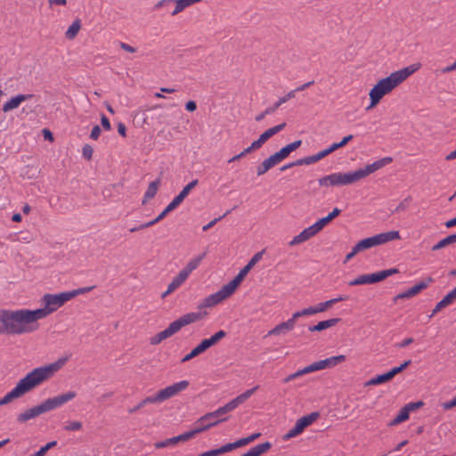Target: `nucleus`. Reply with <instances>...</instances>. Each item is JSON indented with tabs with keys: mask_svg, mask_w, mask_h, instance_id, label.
<instances>
[{
	"mask_svg": "<svg viewBox=\"0 0 456 456\" xmlns=\"http://www.w3.org/2000/svg\"><path fill=\"white\" fill-rule=\"evenodd\" d=\"M68 359V357H62L53 363L33 369L24 378L20 379L10 392L0 399V406L9 403L13 399L21 397L53 378L64 366Z\"/></svg>",
	"mask_w": 456,
	"mask_h": 456,
	"instance_id": "1",
	"label": "nucleus"
},
{
	"mask_svg": "<svg viewBox=\"0 0 456 456\" xmlns=\"http://www.w3.org/2000/svg\"><path fill=\"white\" fill-rule=\"evenodd\" d=\"M393 161L391 157H385L366 165L364 167L350 172H336L322 176L318 180L321 187H339L346 186L357 183L366 178L374 172L381 169Z\"/></svg>",
	"mask_w": 456,
	"mask_h": 456,
	"instance_id": "2",
	"label": "nucleus"
},
{
	"mask_svg": "<svg viewBox=\"0 0 456 456\" xmlns=\"http://www.w3.org/2000/svg\"><path fill=\"white\" fill-rule=\"evenodd\" d=\"M31 310H0V334L21 335L38 329Z\"/></svg>",
	"mask_w": 456,
	"mask_h": 456,
	"instance_id": "3",
	"label": "nucleus"
},
{
	"mask_svg": "<svg viewBox=\"0 0 456 456\" xmlns=\"http://www.w3.org/2000/svg\"><path fill=\"white\" fill-rule=\"evenodd\" d=\"M264 251L257 252L253 256V257L248 261V263L239 272V273L227 284L223 286L218 291L209 295L205 297L202 302H200L198 305L199 309L213 307L226 298L230 297L236 290V289L240 286V284L244 280L245 276L253 268V266L260 261Z\"/></svg>",
	"mask_w": 456,
	"mask_h": 456,
	"instance_id": "4",
	"label": "nucleus"
},
{
	"mask_svg": "<svg viewBox=\"0 0 456 456\" xmlns=\"http://www.w3.org/2000/svg\"><path fill=\"white\" fill-rule=\"evenodd\" d=\"M418 69L419 65H411L380 79L370 92V104L367 107V110L377 105L384 95L389 94L394 88L417 71Z\"/></svg>",
	"mask_w": 456,
	"mask_h": 456,
	"instance_id": "5",
	"label": "nucleus"
},
{
	"mask_svg": "<svg viewBox=\"0 0 456 456\" xmlns=\"http://www.w3.org/2000/svg\"><path fill=\"white\" fill-rule=\"evenodd\" d=\"M77 396L75 391H68L64 394L58 395L54 397L48 398L42 402L40 404L36 405L24 412L20 413L17 417V420L20 423H24L31 419H34L43 413L53 411L57 408L61 407L65 403L73 400Z\"/></svg>",
	"mask_w": 456,
	"mask_h": 456,
	"instance_id": "6",
	"label": "nucleus"
},
{
	"mask_svg": "<svg viewBox=\"0 0 456 456\" xmlns=\"http://www.w3.org/2000/svg\"><path fill=\"white\" fill-rule=\"evenodd\" d=\"M225 420V419L216 418L214 412H209L200 417L194 424V428L183 434L175 436L173 438L167 439L166 441L156 443L157 448H162L168 445L175 444L179 441H187L194 437L197 434L207 430L208 428Z\"/></svg>",
	"mask_w": 456,
	"mask_h": 456,
	"instance_id": "7",
	"label": "nucleus"
},
{
	"mask_svg": "<svg viewBox=\"0 0 456 456\" xmlns=\"http://www.w3.org/2000/svg\"><path fill=\"white\" fill-rule=\"evenodd\" d=\"M203 318L201 313H188L182 315L180 318L171 322L169 326L164 330L157 333L151 338V345H158L164 339H167L178 332L183 327L196 322Z\"/></svg>",
	"mask_w": 456,
	"mask_h": 456,
	"instance_id": "8",
	"label": "nucleus"
},
{
	"mask_svg": "<svg viewBox=\"0 0 456 456\" xmlns=\"http://www.w3.org/2000/svg\"><path fill=\"white\" fill-rule=\"evenodd\" d=\"M67 291L59 294H45L42 301L45 305L44 308L31 310L36 322L38 320L44 319L61 307L66 302L69 301Z\"/></svg>",
	"mask_w": 456,
	"mask_h": 456,
	"instance_id": "9",
	"label": "nucleus"
},
{
	"mask_svg": "<svg viewBox=\"0 0 456 456\" xmlns=\"http://www.w3.org/2000/svg\"><path fill=\"white\" fill-rule=\"evenodd\" d=\"M345 361H346V356L343 354H340V355L331 356V357H329V358H326L324 360H321L318 362H314L312 364H310L301 370H298L295 373H292V374L287 376L283 379V382L289 383L291 380H294L295 379H297L300 376H303L305 374H308V373H311L314 371L335 367L338 364H339Z\"/></svg>",
	"mask_w": 456,
	"mask_h": 456,
	"instance_id": "10",
	"label": "nucleus"
},
{
	"mask_svg": "<svg viewBox=\"0 0 456 456\" xmlns=\"http://www.w3.org/2000/svg\"><path fill=\"white\" fill-rule=\"evenodd\" d=\"M401 238L398 231H389L387 232L379 233L372 237H369L363 239L357 242L354 246L356 247V250L359 252L369 249L370 248L385 244L388 241H392L395 240H399Z\"/></svg>",
	"mask_w": 456,
	"mask_h": 456,
	"instance_id": "11",
	"label": "nucleus"
},
{
	"mask_svg": "<svg viewBox=\"0 0 456 456\" xmlns=\"http://www.w3.org/2000/svg\"><path fill=\"white\" fill-rule=\"evenodd\" d=\"M399 271L396 268H391L387 270H382L373 273H367L358 276L357 278L349 281V286H357V285H365V284H373L379 282L387 277L397 273Z\"/></svg>",
	"mask_w": 456,
	"mask_h": 456,
	"instance_id": "12",
	"label": "nucleus"
},
{
	"mask_svg": "<svg viewBox=\"0 0 456 456\" xmlns=\"http://www.w3.org/2000/svg\"><path fill=\"white\" fill-rule=\"evenodd\" d=\"M259 436L260 434L254 433L248 437L241 438L233 443H228L226 444L221 445L218 448L204 452L200 453L199 456H218L220 454L231 452L234 449L248 444L250 442L254 441Z\"/></svg>",
	"mask_w": 456,
	"mask_h": 456,
	"instance_id": "13",
	"label": "nucleus"
},
{
	"mask_svg": "<svg viewBox=\"0 0 456 456\" xmlns=\"http://www.w3.org/2000/svg\"><path fill=\"white\" fill-rule=\"evenodd\" d=\"M189 387V382L187 380H181L179 382L174 383L171 386L165 387L160 390L162 397L164 401L175 396L180 392L185 390Z\"/></svg>",
	"mask_w": 456,
	"mask_h": 456,
	"instance_id": "14",
	"label": "nucleus"
},
{
	"mask_svg": "<svg viewBox=\"0 0 456 456\" xmlns=\"http://www.w3.org/2000/svg\"><path fill=\"white\" fill-rule=\"evenodd\" d=\"M430 282H432V278H428V280L427 281H420V282L415 284L414 286L408 289L407 290L398 294L395 297V301H396L398 299L410 298V297H412L418 295L420 291H422L423 289L428 288V286Z\"/></svg>",
	"mask_w": 456,
	"mask_h": 456,
	"instance_id": "15",
	"label": "nucleus"
},
{
	"mask_svg": "<svg viewBox=\"0 0 456 456\" xmlns=\"http://www.w3.org/2000/svg\"><path fill=\"white\" fill-rule=\"evenodd\" d=\"M199 181L197 179L192 180L187 185L183 187V189L179 192L177 196H175L173 200L168 204L170 208L174 210L181 205V203L184 200V199L188 196L190 191L198 184Z\"/></svg>",
	"mask_w": 456,
	"mask_h": 456,
	"instance_id": "16",
	"label": "nucleus"
},
{
	"mask_svg": "<svg viewBox=\"0 0 456 456\" xmlns=\"http://www.w3.org/2000/svg\"><path fill=\"white\" fill-rule=\"evenodd\" d=\"M296 326V321L293 318H289L288 321L283 322L278 325H276L273 329L268 331V336H279L281 334H286L289 331L294 330Z\"/></svg>",
	"mask_w": 456,
	"mask_h": 456,
	"instance_id": "17",
	"label": "nucleus"
},
{
	"mask_svg": "<svg viewBox=\"0 0 456 456\" xmlns=\"http://www.w3.org/2000/svg\"><path fill=\"white\" fill-rule=\"evenodd\" d=\"M32 97L33 94H17L14 97H12L5 103H4L2 110L6 113L12 110H15L21 104V102L29 100Z\"/></svg>",
	"mask_w": 456,
	"mask_h": 456,
	"instance_id": "18",
	"label": "nucleus"
},
{
	"mask_svg": "<svg viewBox=\"0 0 456 456\" xmlns=\"http://www.w3.org/2000/svg\"><path fill=\"white\" fill-rule=\"evenodd\" d=\"M271 446V443L265 442L263 444H256V446L250 448L247 452L243 453L241 456H261L262 454L267 452Z\"/></svg>",
	"mask_w": 456,
	"mask_h": 456,
	"instance_id": "19",
	"label": "nucleus"
},
{
	"mask_svg": "<svg viewBox=\"0 0 456 456\" xmlns=\"http://www.w3.org/2000/svg\"><path fill=\"white\" fill-rule=\"evenodd\" d=\"M204 257H205V253L191 259L187 263L186 266L180 272L188 278L189 275L191 273V272L194 271L200 265V262L202 261V259Z\"/></svg>",
	"mask_w": 456,
	"mask_h": 456,
	"instance_id": "20",
	"label": "nucleus"
},
{
	"mask_svg": "<svg viewBox=\"0 0 456 456\" xmlns=\"http://www.w3.org/2000/svg\"><path fill=\"white\" fill-rule=\"evenodd\" d=\"M340 321L339 318H332L325 321H322L318 322L316 325L310 326L308 330L312 332L314 331H322L326 329L331 328L335 326Z\"/></svg>",
	"mask_w": 456,
	"mask_h": 456,
	"instance_id": "21",
	"label": "nucleus"
},
{
	"mask_svg": "<svg viewBox=\"0 0 456 456\" xmlns=\"http://www.w3.org/2000/svg\"><path fill=\"white\" fill-rule=\"evenodd\" d=\"M347 299V296H338V297L330 299L325 302L319 303L318 305H314L317 314L322 313L326 311L328 308L331 307L334 304H337L338 302H342Z\"/></svg>",
	"mask_w": 456,
	"mask_h": 456,
	"instance_id": "22",
	"label": "nucleus"
},
{
	"mask_svg": "<svg viewBox=\"0 0 456 456\" xmlns=\"http://www.w3.org/2000/svg\"><path fill=\"white\" fill-rule=\"evenodd\" d=\"M175 7L174 11L172 12L171 15L175 16L181 12H183L185 8L201 2V0H175Z\"/></svg>",
	"mask_w": 456,
	"mask_h": 456,
	"instance_id": "23",
	"label": "nucleus"
},
{
	"mask_svg": "<svg viewBox=\"0 0 456 456\" xmlns=\"http://www.w3.org/2000/svg\"><path fill=\"white\" fill-rule=\"evenodd\" d=\"M226 337V332L223 330L216 332L214 335H212L208 338H205L202 341L204 342L205 346L208 349L209 347L215 346L217 344L221 339Z\"/></svg>",
	"mask_w": 456,
	"mask_h": 456,
	"instance_id": "24",
	"label": "nucleus"
},
{
	"mask_svg": "<svg viewBox=\"0 0 456 456\" xmlns=\"http://www.w3.org/2000/svg\"><path fill=\"white\" fill-rule=\"evenodd\" d=\"M285 126H286L285 123L273 126V127L267 129L266 131H265L259 137L261 138V141L265 142L272 136H273L274 134H276L279 132H281V130H283Z\"/></svg>",
	"mask_w": 456,
	"mask_h": 456,
	"instance_id": "25",
	"label": "nucleus"
},
{
	"mask_svg": "<svg viewBox=\"0 0 456 456\" xmlns=\"http://www.w3.org/2000/svg\"><path fill=\"white\" fill-rule=\"evenodd\" d=\"M206 350H208L207 346H205L204 342L201 341L196 347H194L188 354H186L183 359L182 362H188L194 357L200 355V354L204 353Z\"/></svg>",
	"mask_w": 456,
	"mask_h": 456,
	"instance_id": "26",
	"label": "nucleus"
},
{
	"mask_svg": "<svg viewBox=\"0 0 456 456\" xmlns=\"http://www.w3.org/2000/svg\"><path fill=\"white\" fill-rule=\"evenodd\" d=\"M258 388L259 387L256 386L253 388L245 391L244 393L240 394V395L232 399V401L233 402L236 408L240 404H242L244 402H246Z\"/></svg>",
	"mask_w": 456,
	"mask_h": 456,
	"instance_id": "27",
	"label": "nucleus"
},
{
	"mask_svg": "<svg viewBox=\"0 0 456 456\" xmlns=\"http://www.w3.org/2000/svg\"><path fill=\"white\" fill-rule=\"evenodd\" d=\"M291 98H294V92L289 91L288 94H286L284 96L281 97L273 105L269 106L266 108V113H273L280 106Z\"/></svg>",
	"mask_w": 456,
	"mask_h": 456,
	"instance_id": "28",
	"label": "nucleus"
},
{
	"mask_svg": "<svg viewBox=\"0 0 456 456\" xmlns=\"http://www.w3.org/2000/svg\"><path fill=\"white\" fill-rule=\"evenodd\" d=\"M318 417V412H312L311 414L303 416L302 418L298 419L296 423L299 425L300 428L305 429L306 427L310 426Z\"/></svg>",
	"mask_w": 456,
	"mask_h": 456,
	"instance_id": "29",
	"label": "nucleus"
},
{
	"mask_svg": "<svg viewBox=\"0 0 456 456\" xmlns=\"http://www.w3.org/2000/svg\"><path fill=\"white\" fill-rule=\"evenodd\" d=\"M236 409V406L234 405L232 401H230L226 404H224L222 407H219L217 410H216L214 412L216 418L217 419H225L223 417L224 415L227 414L230 411H232Z\"/></svg>",
	"mask_w": 456,
	"mask_h": 456,
	"instance_id": "30",
	"label": "nucleus"
},
{
	"mask_svg": "<svg viewBox=\"0 0 456 456\" xmlns=\"http://www.w3.org/2000/svg\"><path fill=\"white\" fill-rule=\"evenodd\" d=\"M81 28V21L79 19L75 20L72 24L69 27L65 33V37L68 39H73L77 37V33Z\"/></svg>",
	"mask_w": 456,
	"mask_h": 456,
	"instance_id": "31",
	"label": "nucleus"
},
{
	"mask_svg": "<svg viewBox=\"0 0 456 456\" xmlns=\"http://www.w3.org/2000/svg\"><path fill=\"white\" fill-rule=\"evenodd\" d=\"M186 280L187 277L180 272L168 284V292L176 290Z\"/></svg>",
	"mask_w": 456,
	"mask_h": 456,
	"instance_id": "32",
	"label": "nucleus"
},
{
	"mask_svg": "<svg viewBox=\"0 0 456 456\" xmlns=\"http://www.w3.org/2000/svg\"><path fill=\"white\" fill-rule=\"evenodd\" d=\"M453 243H456V233L449 235L446 238L441 240L432 247V250L436 251Z\"/></svg>",
	"mask_w": 456,
	"mask_h": 456,
	"instance_id": "33",
	"label": "nucleus"
},
{
	"mask_svg": "<svg viewBox=\"0 0 456 456\" xmlns=\"http://www.w3.org/2000/svg\"><path fill=\"white\" fill-rule=\"evenodd\" d=\"M301 143H302L301 140L295 141V142L286 145L285 147L281 148L279 151V152L285 159L287 157H289V155L292 151H296L298 147H300Z\"/></svg>",
	"mask_w": 456,
	"mask_h": 456,
	"instance_id": "34",
	"label": "nucleus"
},
{
	"mask_svg": "<svg viewBox=\"0 0 456 456\" xmlns=\"http://www.w3.org/2000/svg\"><path fill=\"white\" fill-rule=\"evenodd\" d=\"M410 412H411L410 410L405 405L404 407H403L400 410L398 415L391 421L390 425L395 426V425H397L399 423L405 421L406 419H409Z\"/></svg>",
	"mask_w": 456,
	"mask_h": 456,
	"instance_id": "35",
	"label": "nucleus"
},
{
	"mask_svg": "<svg viewBox=\"0 0 456 456\" xmlns=\"http://www.w3.org/2000/svg\"><path fill=\"white\" fill-rule=\"evenodd\" d=\"M391 376L388 374V372L387 373H384V374H381V375H378L372 379H370L367 383L366 385L367 386H377V385H380V384H383V383H386L389 380H391Z\"/></svg>",
	"mask_w": 456,
	"mask_h": 456,
	"instance_id": "36",
	"label": "nucleus"
},
{
	"mask_svg": "<svg viewBox=\"0 0 456 456\" xmlns=\"http://www.w3.org/2000/svg\"><path fill=\"white\" fill-rule=\"evenodd\" d=\"M159 185V180L151 182L149 184V186L144 193V199H146V200L152 199L158 191Z\"/></svg>",
	"mask_w": 456,
	"mask_h": 456,
	"instance_id": "37",
	"label": "nucleus"
},
{
	"mask_svg": "<svg viewBox=\"0 0 456 456\" xmlns=\"http://www.w3.org/2000/svg\"><path fill=\"white\" fill-rule=\"evenodd\" d=\"M309 239H311L310 235L308 234V232L305 231V229H304L301 232H299V234H297V236H295L290 241H289V246H295V245H297V244H300V243H303L306 240H308Z\"/></svg>",
	"mask_w": 456,
	"mask_h": 456,
	"instance_id": "38",
	"label": "nucleus"
},
{
	"mask_svg": "<svg viewBox=\"0 0 456 456\" xmlns=\"http://www.w3.org/2000/svg\"><path fill=\"white\" fill-rule=\"evenodd\" d=\"M174 209L173 208H170V206L167 205L164 210L159 215L157 216L156 218H154L153 220L151 221H149L147 223H145V225L144 226H149V227H151L153 225H155L156 224H158L159 222H160L162 219H164L167 215L170 212H172Z\"/></svg>",
	"mask_w": 456,
	"mask_h": 456,
	"instance_id": "39",
	"label": "nucleus"
},
{
	"mask_svg": "<svg viewBox=\"0 0 456 456\" xmlns=\"http://www.w3.org/2000/svg\"><path fill=\"white\" fill-rule=\"evenodd\" d=\"M315 314H317L315 307L314 306H310V307L304 308V309H302L300 311H297V312L294 313L292 314V316L295 319V321H297V319H298L300 317L310 316V315H314Z\"/></svg>",
	"mask_w": 456,
	"mask_h": 456,
	"instance_id": "40",
	"label": "nucleus"
},
{
	"mask_svg": "<svg viewBox=\"0 0 456 456\" xmlns=\"http://www.w3.org/2000/svg\"><path fill=\"white\" fill-rule=\"evenodd\" d=\"M94 289V286L83 287V288H79V289H73V290H70V291H67V293L69 295V299H72V298H74L77 296L88 293L91 290H93Z\"/></svg>",
	"mask_w": 456,
	"mask_h": 456,
	"instance_id": "41",
	"label": "nucleus"
},
{
	"mask_svg": "<svg viewBox=\"0 0 456 456\" xmlns=\"http://www.w3.org/2000/svg\"><path fill=\"white\" fill-rule=\"evenodd\" d=\"M304 431V429L302 428L299 427V425H297V423L295 424V426L290 428L283 436V438L285 440H288V439H290L292 437H295V436H297L298 435H300L302 432Z\"/></svg>",
	"mask_w": 456,
	"mask_h": 456,
	"instance_id": "42",
	"label": "nucleus"
},
{
	"mask_svg": "<svg viewBox=\"0 0 456 456\" xmlns=\"http://www.w3.org/2000/svg\"><path fill=\"white\" fill-rule=\"evenodd\" d=\"M143 402H144V403L146 405L148 403H162V402H164V399H163L162 395H161L160 390H159L155 395H150V396H147L146 398H144Z\"/></svg>",
	"mask_w": 456,
	"mask_h": 456,
	"instance_id": "43",
	"label": "nucleus"
},
{
	"mask_svg": "<svg viewBox=\"0 0 456 456\" xmlns=\"http://www.w3.org/2000/svg\"><path fill=\"white\" fill-rule=\"evenodd\" d=\"M82 428V423L80 421H70L68 422L65 426L64 429L67 431H77Z\"/></svg>",
	"mask_w": 456,
	"mask_h": 456,
	"instance_id": "44",
	"label": "nucleus"
},
{
	"mask_svg": "<svg viewBox=\"0 0 456 456\" xmlns=\"http://www.w3.org/2000/svg\"><path fill=\"white\" fill-rule=\"evenodd\" d=\"M93 152L94 150L92 146H90L89 144H86L83 146L82 155L86 159L90 160L92 159Z\"/></svg>",
	"mask_w": 456,
	"mask_h": 456,
	"instance_id": "45",
	"label": "nucleus"
},
{
	"mask_svg": "<svg viewBox=\"0 0 456 456\" xmlns=\"http://www.w3.org/2000/svg\"><path fill=\"white\" fill-rule=\"evenodd\" d=\"M305 231L308 232V234L312 238V237L315 236L317 233H319L322 231V229L318 226V224L316 223H314V224L305 228Z\"/></svg>",
	"mask_w": 456,
	"mask_h": 456,
	"instance_id": "46",
	"label": "nucleus"
},
{
	"mask_svg": "<svg viewBox=\"0 0 456 456\" xmlns=\"http://www.w3.org/2000/svg\"><path fill=\"white\" fill-rule=\"evenodd\" d=\"M305 231L308 232V234L312 238V237L315 236L317 233H319L322 231V229L318 226V224L316 223H314V224L305 228Z\"/></svg>",
	"mask_w": 456,
	"mask_h": 456,
	"instance_id": "47",
	"label": "nucleus"
},
{
	"mask_svg": "<svg viewBox=\"0 0 456 456\" xmlns=\"http://www.w3.org/2000/svg\"><path fill=\"white\" fill-rule=\"evenodd\" d=\"M231 211H227L226 213H224L222 216H219L217 218H215L213 219L211 222H209L208 224H207L206 225H204L202 227V230L204 232L209 230L210 228H212L218 221H220L223 217H224L225 216H227Z\"/></svg>",
	"mask_w": 456,
	"mask_h": 456,
	"instance_id": "48",
	"label": "nucleus"
},
{
	"mask_svg": "<svg viewBox=\"0 0 456 456\" xmlns=\"http://www.w3.org/2000/svg\"><path fill=\"white\" fill-rule=\"evenodd\" d=\"M264 143L265 142L261 141V138L259 137L257 140L254 141L250 146L248 147V150L249 151V152H251L255 150L261 148Z\"/></svg>",
	"mask_w": 456,
	"mask_h": 456,
	"instance_id": "49",
	"label": "nucleus"
},
{
	"mask_svg": "<svg viewBox=\"0 0 456 456\" xmlns=\"http://www.w3.org/2000/svg\"><path fill=\"white\" fill-rule=\"evenodd\" d=\"M445 307H447V305L444 304V302L443 300L439 301L433 309L430 318Z\"/></svg>",
	"mask_w": 456,
	"mask_h": 456,
	"instance_id": "50",
	"label": "nucleus"
},
{
	"mask_svg": "<svg viewBox=\"0 0 456 456\" xmlns=\"http://www.w3.org/2000/svg\"><path fill=\"white\" fill-rule=\"evenodd\" d=\"M101 128L99 126H94L91 131L90 138L93 140H97L101 134Z\"/></svg>",
	"mask_w": 456,
	"mask_h": 456,
	"instance_id": "51",
	"label": "nucleus"
},
{
	"mask_svg": "<svg viewBox=\"0 0 456 456\" xmlns=\"http://www.w3.org/2000/svg\"><path fill=\"white\" fill-rule=\"evenodd\" d=\"M118 45H119V47L126 52L132 53L136 52V48L133 47L132 45H130L126 43L119 42Z\"/></svg>",
	"mask_w": 456,
	"mask_h": 456,
	"instance_id": "52",
	"label": "nucleus"
},
{
	"mask_svg": "<svg viewBox=\"0 0 456 456\" xmlns=\"http://www.w3.org/2000/svg\"><path fill=\"white\" fill-rule=\"evenodd\" d=\"M101 122H102V127L109 131L111 129V125H110V122L109 120V118L105 116V115H102V118H101Z\"/></svg>",
	"mask_w": 456,
	"mask_h": 456,
	"instance_id": "53",
	"label": "nucleus"
},
{
	"mask_svg": "<svg viewBox=\"0 0 456 456\" xmlns=\"http://www.w3.org/2000/svg\"><path fill=\"white\" fill-rule=\"evenodd\" d=\"M268 170L269 169L267 168V167L265 166V164L263 161L262 164L259 165L256 168V175L258 176H261V175H265Z\"/></svg>",
	"mask_w": 456,
	"mask_h": 456,
	"instance_id": "54",
	"label": "nucleus"
},
{
	"mask_svg": "<svg viewBox=\"0 0 456 456\" xmlns=\"http://www.w3.org/2000/svg\"><path fill=\"white\" fill-rule=\"evenodd\" d=\"M264 163L267 167L268 169H271L273 167L278 165L276 160L273 158V156H270L268 159L264 160Z\"/></svg>",
	"mask_w": 456,
	"mask_h": 456,
	"instance_id": "55",
	"label": "nucleus"
},
{
	"mask_svg": "<svg viewBox=\"0 0 456 456\" xmlns=\"http://www.w3.org/2000/svg\"><path fill=\"white\" fill-rule=\"evenodd\" d=\"M264 163L267 167L268 169H271L273 167L278 165L276 160L273 158V156H270L268 159L264 160Z\"/></svg>",
	"mask_w": 456,
	"mask_h": 456,
	"instance_id": "56",
	"label": "nucleus"
},
{
	"mask_svg": "<svg viewBox=\"0 0 456 456\" xmlns=\"http://www.w3.org/2000/svg\"><path fill=\"white\" fill-rule=\"evenodd\" d=\"M264 163L267 167L268 169H271L273 167L278 165L276 160L273 158V156H270L268 159L264 160Z\"/></svg>",
	"mask_w": 456,
	"mask_h": 456,
	"instance_id": "57",
	"label": "nucleus"
},
{
	"mask_svg": "<svg viewBox=\"0 0 456 456\" xmlns=\"http://www.w3.org/2000/svg\"><path fill=\"white\" fill-rule=\"evenodd\" d=\"M250 153L248 148L244 149L240 154L233 156L232 159H229V163L239 160L240 159L243 158L246 154Z\"/></svg>",
	"mask_w": 456,
	"mask_h": 456,
	"instance_id": "58",
	"label": "nucleus"
},
{
	"mask_svg": "<svg viewBox=\"0 0 456 456\" xmlns=\"http://www.w3.org/2000/svg\"><path fill=\"white\" fill-rule=\"evenodd\" d=\"M314 83V81H309L307 83L301 85L300 86L297 87L296 89L292 90L294 92V96L296 95L297 92L304 91L305 89L311 86Z\"/></svg>",
	"mask_w": 456,
	"mask_h": 456,
	"instance_id": "59",
	"label": "nucleus"
},
{
	"mask_svg": "<svg viewBox=\"0 0 456 456\" xmlns=\"http://www.w3.org/2000/svg\"><path fill=\"white\" fill-rule=\"evenodd\" d=\"M330 222H331L328 216L322 217L315 222L318 226L322 230Z\"/></svg>",
	"mask_w": 456,
	"mask_h": 456,
	"instance_id": "60",
	"label": "nucleus"
},
{
	"mask_svg": "<svg viewBox=\"0 0 456 456\" xmlns=\"http://www.w3.org/2000/svg\"><path fill=\"white\" fill-rule=\"evenodd\" d=\"M456 406V397L448 401V402H445L444 404H443V407L444 410H451L452 409L453 407Z\"/></svg>",
	"mask_w": 456,
	"mask_h": 456,
	"instance_id": "61",
	"label": "nucleus"
},
{
	"mask_svg": "<svg viewBox=\"0 0 456 456\" xmlns=\"http://www.w3.org/2000/svg\"><path fill=\"white\" fill-rule=\"evenodd\" d=\"M305 160H306V165H311V164L318 162L320 160V159L316 153L314 155L305 157Z\"/></svg>",
	"mask_w": 456,
	"mask_h": 456,
	"instance_id": "62",
	"label": "nucleus"
},
{
	"mask_svg": "<svg viewBox=\"0 0 456 456\" xmlns=\"http://www.w3.org/2000/svg\"><path fill=\"white\" fill-rule=\"evenodd\" d=\"M422 405H423V403L421 401H419L416 403H410L406 404V406L410 410V411H414Z\"/></svg>",
	"mask_w": 456,
	"mask_h": 456,
	"instance_id": "63",
	"label": "nucleus"
},
{
	"mask_svg": "<svg viewBox=\"0 0 456 456\" xmlns=\"http://www.w3.org/2000/svg\"><path fill=\"white\" fill-rule=\"evenodd\" d=\"M340 213L341 210L338 208H335L327 216L330 221H332L334 218L338 216Z\"/></svg>",
	"mask_w": 456,
	"mask_h": 456,
	"instance_id": "64",
	"label": "nucleus"
}]
</instances>
